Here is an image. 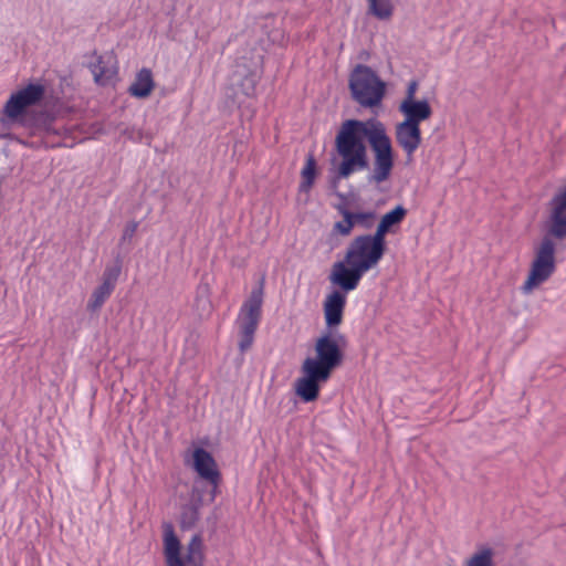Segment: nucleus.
I'll return each instance as SVG.
<instances>
[{"mask_svg": "<svg viewBox=\"0 0 566 566\" xmlns=\"http://www.w3.org/2000/svg\"><path fill=\"white\" fill-rule=\"evenodd\" d=\"M368 142L374 154V167L369 180L382 184L391 176L395 156L387 129L378 119H346L335 137V148L340 157L337 175L348 178L368 167Z\"/></svg>", "mask_w": 566, "mask_h": 566, "instance_id": "nucleus-1", "label": "nucleus"}, {"mask_svg": "<svg viewBox=\"0 0 566 566\" xmlns=\"http://www.w3.org/2000/svg\"><path fill=\"white\" fill-rule=\"evenodd\" d=\"M345 343L344 335L331 333L323 334L315 340V356L304 359L301 366L302 377L294 385L296 395L303 401L311 402L318 398L321 384L326 382L344 360L342 346Z\"/></svg>", "mask_w": 566, "mask_h": 566, "instance_id": "nucleus-2", "label": "nucleus"}, {"mask_svg": "<svg viewBox=\"0 0 566 566\" xmlns=\"http://www.w3.org/2000/svg\"><path fill=\"white\" fill-rule=\"evenodd\" d=\"M354 101L363 107H378L386 95V83L369 66L358 64L349 75Z\"/></svg>", "mask_w": 566, "mask_h": 566, "instance_id": "nucleus-3", "label": "nucleus"}, {"mask_svg": "<svg viewBox=\"0 0 566 566\" xmlns=\"http://www.w3.org/2000/svg\"><path fill=\"white\" fill-rule=\"evenodd\" d=\"M163 552L166 566L203 565V541L198 534L192 535L186 546H184L174 530L166 527L163 538Z\"/></svg>", "mask_w": 566, "mask_h": 566, "instance_id": "nucleus-4", "label": "nucleus"}, {"mask_svg": "<svg viewBox=\"0 0 566 566\" xmlns=\"http://www.w3.org/2000/svg\"><path fill=\"white\" fill-rule=\"evenodd\" d=\"M263 295V282H261L251 291L239 310L235 325L239 335L238 347L241 353L249 350L254 343V335L262 317Z\"/></svg>", "mask_w": 566, "mask_h": 566, "instance_id": "nucleus-5", "label": "nucleus"}, {"mask_svg": "<svg viewBox=\"0 0 566 566\" xmlns=\"http://www.w3.org/2000/svg\"><path fill=\"white\" fill-rule=\"evenodd\" d=\"M556 270L555 243L545 237L536 248L528 274L521 286L523 294L528 295L549 280Z\"/></svg>", "mask_w": 566, "mask_h": 566, "instance_id": "nucleus-6", "label": "nucleus"}, {"mask_svg": "<svg viewBox=\"0 0 566 566\" xmlns=\"http://www.w3.org/2000/svg\"><path fill=\"white\" fill-rule=\"evenodd\" d=\"M386 252V241L378 234L367 233L355 237L348 244L345 258L366 273L378 265Z\"/></svg>", "mask_w": 566, "mask_h": 566, "instance_id": "nucleus-7", "label": "nucleus"}, {"mask_svg": "<svg viewBox=\"0 0 566 566\" xmlns=\"http://www.w3.org/2000/svg\"><path fill=\"white\" fill-rule=\"evenodd\" d=\"M336 210L342 217L340 220L334 222L331 230V235L336 238L349 237L356 227L369 230L377 219L376 211L371 209L353 211L346 205H338Z\"/></svg>", "mask_w": 566, "mask_h": 566, "instance_id": "nucleus-8", "label": "nucleus"}, {"mask_svg": "<svg viewBox=\"0 0 566 566\" xmlns=\"http://www.w3.org/2000/svg\"><path fill=\"white\" fill-rule=\"evenodd\" d=\"M45 94V87L40 83H31L12 93L3 107L4 115L11 120H19L27 114L29 107L39 104Z\"/></svg>", "mask_w": 566, "mask_h": 566, "instance_id": "nucleus-9", "label": "nucleus"}, {"mask_svg": "<svg viewBox=\"0 0 566 566\" xmlns=\"http://www.w3.org/2000/svg\"><path fill=\"white\" fill-rule=\"evenodd\" d=\"M206 502L209 503L208 496L197 482L180 503L179 524L182 530H191L198 525L200 511Z\"/></svg>", "mask_w": 566, "mask_h": 566, "instance_id": "nucleus-10", "label": "nucleus"}, {"mask_svg": "<svg viewBox=\"0 0 566 566\" xmlns=\"http://www.w3.org/2000/svg\"><path fill=\"white\" fill-rule=\"evenodd\" d=\"M365 273L366 272L357 265L348 263L344 256L343 261H337L333 264L329 281L333 285L337 286L335 291L343 292L344 295H347L358 287Z\"/></svg>", "mask_w": 566, "mask_h": 566, "instance_id": "nucleus-11", "label": "nucleus"}, {"mask_svg": "<svg viewBox=\"0 0 566 566\" xmlns=\"http://www.w3.org/2000/svg\"><path fill=\"white\" fill-rule=\"evenodd\" d=\"M548 233L556 239L566 238V185L548 202Z\"/></svg>", "mask_w": 566, "mask_h": 566, "instance_id": "nucleus-12", "label": "nucleus"}, {"mask_svg": "<svg viewBox=\"0 0 566 566\" xmlns=\"http://www.w3.org/2000/svg\"><path fill=\"white\" fill-rule=\"evenodd\" d=\"M395 139L407 158L412 159L422 143L421 128L419 125L402 120L395 126Z\"/></svg>", "mask_w": 566, "mask_h": 566, "instance_id": "nucleus-13", "label": "nucleus"}, {"mask_svg": "<svg viewBox=\"0 0 566 566\" xmlns=\"http://www.w3.org/2000/svg\"><path fill=\"white\" fill-rule=\"evenodd\" d=\"M192 471L196 473L197 479L193 484L198 482L202 488L201 482H207L210 489L205 493L208 496V502H213L219 493V484L221 482V473L216 462H190Z\"/></svg>", "mask_w": 566, "mask_h": 566, "instance_id": "nucleus-14", "label": "nucleus"}, {"mask_svg": "<svg viewBox=\"0 0 566 566\" xmlns=\"http://www.w3.org/2000/svg\"><path fill=\"white\" fill-rule=\"evenodd\" d=\"M90 70L98 85L113 83L118 73L117 59L112 52L95 55V62H91Z\"/></svg>", "mask_w": 566, "mask_h": 566, "instance_id": "nucleus-15", "label": "nucleus"}, {"mask_svg": "<svg viewBox=\"0 0 566 566\" xmlns=\"http://www.w3.org/2000/svg\"><path fill=\"white\" fill-rule=\"evenodd\" d=\"M347 303V295L343 292L332 291L323 302V312L325 324L328 328L337 327L342 324L344 311Z\"/></svg>", "mask_w": 566, "mask_h": 566, "instance_id": "nucleus-16", "label": "nucleus"}, {"mask_svg": "<svg viewBox=\"0 0 566 566\" xmlns=\"http://www.w3.org/2000/svg\"><path fill=\"white\" fill-rule=\"evenodd\" d=\"M403 122L419 125L432 116V107L427 99L401 101L398 107Z\"/></svg>", "mask_w": 566, "mask_h": 566, "instance_id": "nucleus-17", "label": "nucleus"}, {"mask_svg": "<svg viewBox=\"0 0 566 566\" xmlns=\"http://www.w3.org/2000/svg\"><path fill=\"white\" fill-rule=\"evenodd\" d=\"M406 216L407 209L403 206L399 205L395 207L381 217L374 234H378L379 239L386 241V235L390 232H395V228L399 227Z\"/></svg>", "mask_w": 566, "mask_h": 566, "instance_id": "nucleus-18", "label": "nucleus"}, {"mask_svg": "<svg viewBox=\"0 0 566 566\" xmlns=\"http://www.w3.org/2000/svg\"><path fill=\"white\" fill-rule=\"evenodd\" d=\"M155 88V82L153 78V73L149 69H142L130 84L128 88V93L137 98H146L148 97L153 90Z\"/></svg>", "mask_w": 566, "mask_h": 566, "instance_id": "nucleus-19", "label": "nucleus"}, {"mask_svg": "<svg viewBox=\"0 0 566 566\" xmlns=\"http://www.w3.org/2000/svg\"><path fill=\"white\" fill-rule=\"evenodd\" d=\"M494 549L481 546L464 558L461 566H494Z\"/></svg>", "mask_w": 566, "mask_h": 566, "instance_id": "nucleus-20", "label": "nucleus"}, {"mask_svg": "<svg viewBox=\"0 0 566 566\" xmlns=\"http://www.w3.org/2000/svg\"><path fill=\"white\" fill-rule=\"evenodd\" d=\"M316 175V160L313 155H308L306 157L305 165L301 171V182L298 186V190L301 192H310L315 182Z\"/></svg>", "mask_w": 566, "mask_h": 566, "instance_id": "nucleus-21", "label": "nucleus"}, {"mask_svg": "<svg viewBox=\"0 0 566 566\" xmlns=\"http://www.w3.org/2000/svg\"><path fill=\"white\" fill-rule=\"evenodd\" d=\"M113 291L114 289L109 284L101 283L91 294L87 302V311L93 313L98 311L112 295Z\"/></svg>", "mask_w": 566, "mask_h": 566, "instance_id": "nucleus-22", "label": "nucleus"}, {"mask_svg": "<svg viewBox=\"0 0 566 566\" xmlns=\"http://www.w3.org/2000/svg\"><path fill=\"white\" fill-rule=\"evenodd\" d=\"M369 12L379 20L391 18L394 7L390 0H367Z\"/></svg>", "mask_w": 566, "mask_h": 566, "instance_id": "nucleus-23", "label": "nucleus"}, {"mask_svg": "<svg viewBox=\"0 0 566 566\" xmlns=\"http://www.w3.org/2000/svg\"><path fill=\"white\" fill-rule=\"evenodd\" d=\"M120 265L116 264L114 266H107L103 273L102 283L109 284L113 289H115L116 282L120 274Z\"/></svg>", "mask_w": 566, "mask_h": 566, "instance_id": "nucleus-24", "label": "nucleus"}, {"mask_svg": "<svg viewBox=\"0 0 566 566\" xmlns=\"http://www.w3.org/2000/svg\"><path fill=\"white\" fill-rule=\"evenodd\" d=\"M419 88V83L416 80H412L408 83L405 97L402 101H416V94Z\"/></svg>", "mask_w": 566, "mask_h": 566, "instance_id": "nucleus-25", "label": "nucleus"}, {"mask_svg": "<svg viewBox=\"0 0 566 566\" xmlns=\"http://www.w3.org/2000/svg\"><path fill=\"white\" fill-rule=\"evenodd\" d=\"M192 460H213L208 451L202 448H197L193 451Z\"/></svg>", "mask_w": 566, "mask_h": 566, "instance_id": "nucleus-26", "label": "nucleus"}, {"mask_svg": "<svg viewBox=\"0 0 566 566\" xmlns=\"http://www.w3.org/2000/svg\"><path fill=\"white\" fill-rule=\"evenodd\" d=\"M138 223L135 221L129 222L124 230V239L132 238L137 231Z\"/></svg>", "mask_w": 566, "mask_h": 566, "instance_id": "nucleus-27", "label": "nucleus"}]
</instances>
